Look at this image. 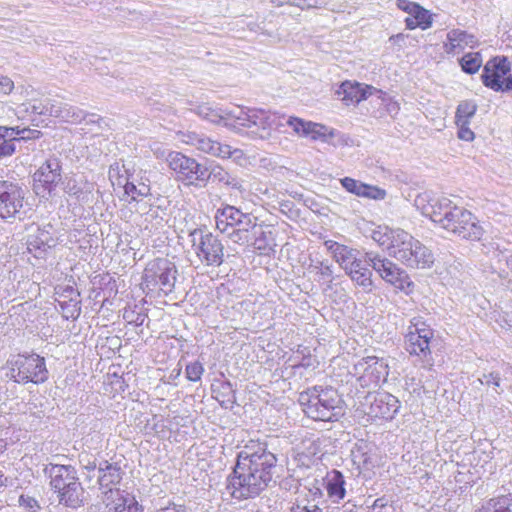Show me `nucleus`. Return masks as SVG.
I'll list each match as a JSON object with an SVG mask.
<instances>
[{
    "instance_id": "obj_1",
    "label": "nucleus",
    "mask_w": 512,
    "mask_h": 512,
    "mask_svg": "<svg viewBox=\"0 0 512 512\" xmlns=\"http://www.w3.org/2000/svg\"><path fill=\"white\" fill-rule=\"evenodd\" d=\"M277 458L266 444L251 443L238 453L228 487L237 499L259 495L272 481Z\"/></svg>"
},
{
    "instance_id": "obj_2",
    "label": "nucleus",
    "mask_w": 512,
    "mask_h": 512,
    "mask_svg": "<svg viewBox=\"0 0 512 512\" xmlns=\"http://www.w3.org/2000/svg\"><path fill=\"white\" fill-rule=\"evenodd\" d=\"M421 213L448 232L467 240H480L483 228L477 218L447 197H433L425 192L415 199Z\"/></svg>"
},
{
    "instance_id": "obj_3",
    "label": "nucleus",
    "mask_w": 512,
    "mask_h": 512,
    "mask_svg": "<svg viewBox=\"0 0 512 512\" xmlns=\"http://www.w3.org/2000/svg\"><path fill=\"white\" fill-rule=\"evenodd\" d=\"M304 413L316 421H337L345 413L344 401L331 386H314L300 393Z\"/></svg>"
},
{
    "instance_id": "obj_4",
    "label": "nucleus",
    "mask_w": 512,
    "mask_h": 512,
    "mask_svg": "<svg viewBox=\"0 0 512 512\" xmlns=\"http://www.w3.org/2000/svg\"><path fill=\"white\" fill-rule=\"evenodd\" d=\"M215 221L216 228L238 245L252 243L260 230L256 217L231 205L218 209Z\"/></svg>"
},
{
    "instance_id": "obj_5",
    "label": "nucleus",
    "mask_w": 512,
    "mask_h": 512,
    "mask_svg": "<svg viewBox=\"0 0 512 512\" xmlns=\"http://www.w3.org/2000/svg\"><path fill=\"white\" fill-rule=\"evenodd\" d=\"M393 238L396 245H394V250H392V256L406 267L427 269L433 265L435 260L434 254L418 239L406 231L398 232L396 237L394 236Z\"/></svg>"
},
{
    "instance_id": "obj_6",
    "label": "nucleus",
    "mask_w": 512,
    "mask_h": 512,
    "mask_svg": "<svg viewBox=\"0 0 512 512\" xmlns=\"http://www.w3.org/2000/svg\"><path fill=\"white\" fill-rule=\"evenodd\" d=\"M175 179L185 186L205 187L209 181L208 168L196 159L178 151H170L166 157Z\"/></svg>"
},
{
    "instance_id": "obj_7",
    "label": "nucleus",
    "mask_w": 512,
    "mask_h": 512,
    "mask_svg": "<svg viewBox=\"0 0 512 512\" xmlns=\"http://www.w3.org/2000/svg\"><path fill=\"white\" fill-rule=\"evenodd\" d=\"M229 116L234 117V125L251 129V133L260 139H267L271 131L280 125L281 117L262 109L234 107Z\"/></svg>"
},
{
    "instance_id": "obj_8",
    "label": "nucleus",
    "mask_w": 512,
    "mask_h": 512,
    "mask_svg": "<svg viewBox=\"0 0 512 512\" xmlns=\"http://www.w3.org/2000/svg\"><path fill=\"white\" fill-rule=\"evenodd\" d=\"M8 376L17 383H43L48 379L45 359L37 354L17 355L9 362Z\"/></svg>"
},
{
    "instance_id": "obj_9",
    "label": "nucleus",
    "mask_w": 512,
    "mask_h": 512,
    "mask_svg": "<svg viewBox=\"0 0 512 512\" xmlns=\"http://www.w3.org/2000/svg\"><path fill=\"white\" fill-rule=\"evenodd\" d=\"M175 263L166 258L150 261L143 273L142 285L149 290L159 288L165 295L173 292L177 280Z\"/></svg>"
},
{
    "instance_id": "obj_10",
    "label": "nucleus",
    "mask_w": 512,
    "mask_h": 512,
    "mask_svg": "<svg viewBox=\"0 0 512 512\" xmlns=\"http://www.w3.org/2000/svg\"><path fill=\"white\" fill-rule=\"evenodd\" d=\"M351 374L362 389H374L387 380L389 365L387 360L376 356H367L358 360Z\"/></svg>"
},
{
    "instance_id": "obj_11",
    "label": "nucleus",
    "mask_w": 512,
    "mask_h": 512,
    "mask_svg": "<svg viewBox=\"0 0 512 512\" xmlns=\"http://www.w3.org/2000/svg\"><path fill=\"white\" fill-rule=\"evenodd\" d=\"M189 236L192 247L202 263L208 266H220L223 263L224 247L215 235L207 230L194 229Z\"/></svg>"
},
{
    "instance_id": "obj_12",
    "label": "nucleus",
    "mask_w": 512,
    "mask_h": 512,
    "mask_svg": "<svg viewBox=\"0 0 512 512\" xmlns=\"http://www.w3.org/2000/svg\"><path fill=\"white\" fill-rule=\"evenodd\" d=\"M510 62L507 57H494L484 65L481 79L483 84L496 91L506 92L512 90V75Z\"/></svg>"
},
{
    "instance_id": "obj_13",
    "label": "nucleus",
    "mask_w": 512,
    "mask_h": 512,
    "mask_svg": "<svg viewBox=\"0 0 512 512\" xmlns=\"http://www.w3.org/2000/svg\"><path fill=\"white\" fill-rule=\"evenodd\" d=\"M25 192L10 181L0 180V217L3 219H22L26 214Z\"/></svg>"
},
{
    "instance_id": "obj_14",
    "label": "nucleus",
    "mask_w": 512,
    "mask_h": 512,
    "mask_svg": "<svg viewBox=\"0 0 512 512\" xmlns=\"http://www.w3.org/2000/svg\"><path fill=\"white\" fill-rule=\"evenodd\" d=\"M366 257L367 264L387 283L399 289L410 286L407 273L390 259L373 252L366 253Z\"/></svg>"
},
{
    "instance_id": "obj_15",
    "label": "nucleus",
    "mask_w": 512,
    "mask_h": 512,
    "mask_svg": "<svg viewBox=\"0 0 512 512\" xmlns=\"http://www.w3.org/2000/svg\"><path fill=\"white\" fill-rule=\"evenodd\" d=\"M433 330L423 322H415L409 326L405 339V349L410 355L426 359L430 354V342Z\"/></svg>"
},
{
    "instance_id": "obj_16",
    "label": "nucleus",
    "mask_w": 512,
    "mask_h": 512,
    "mask_svg": "<svg viewBox=\"0 0 512 512\" xmlns=\"http://www.w3.org/2000/svg\"><path fill=\"white\" fill-rule=\"evenodd\" d=\"M32 108L34 112L40 115H49L70 124H78L87 116V113L77 106L49 99L46 100L42 108L36 105H33Z\"/></svg>"
},
{
    "instance_id": "obj_17",
    "label": "nucleus",
    "mask_w": 512,
    "mask_h": 512,
    "mask_svg": "<svg viewBox=\"0 0 512 512\" xmlns=\"http://www.w3.org/2000/svg\"><path fill=\"white\" fill-rule=\"evenodd\" d=\"M98 473V483L104 494L103 501L109 507V500L116 498V491H120L119 489H114V486L120 483L123 473L119 466L107 461L100 464Z\"/></svg>"
},
{
    "instance_id": "obj_18",
    "label": "nucleus",
    "mask_w": 512,
    "mask_h": 512,
    "mask_svg": "<svg viewBox=\"0 0 512 512\" xmlns=\"http://www.w3.org/2000/svg\"><path fill=\"white\" fill-rule=\"evenodd\" d=\"M337 96L344 102L345 105L358 104L368 97L375 94H383V91L376 89L373 86L344 81L336 90Z\"/></svg>"
},
{
    "instance_id": "obj_19",
    "label": "nucleus",
    "mask_w": 512,
    "mask_h": 512,
    "mask_svg": "<svg viewBox=\"0 0 512 512\" xmlns=\"http://www.w3.org/2000/svg\"><path fill=\"white\" fill-rule=\"evenodd\" d=\"M480 44L478 38L466 30L459 28L451 29L446 34L443 43L444 51L449 55L462 53L466 48L474 49Z\"/></svg>"
},
{
    "instance_id": "obj_20",
    "label": "nucleus",
    "mask_w": 512,
    "mask_h": 512,
    "mask_svg": "<svg viewBox=\"0 0 512 512\" xmlns=\"http://www.w3.org/2000/svg\"><path fill=\"white\" fill-rule=\"evenodd\" d=\"M44 473L50 478V485L55 492L64 490L67 485L78 480L77 472L71 465L49 463Z\"/></svg>"
},
{
    "instance_id": "obj_21",
    "label": "nucleus",
    "mask_w": 512,
    "mask_h": 512,
    "mask_svg": "<svg viewBox=\"0 0 512 512\" xmlns=\"http://www.w3.org/2000/svg\"><path fill=\"white\" fill-rule=\"evenodd\" d=\"M399 406V401L395 396L386 392H378L373 396L367 413L376 418L390 419L398 412Z\"/></svg>"
},
{
    "instance_id": "obj_22",
    "label": "nucleus",
    "mask_w": 512,
    "mask_h": 512,
    "mask_svg": "<svg viewBox=\"0 0 512 512\" xmlns=\"http://www.w3.org/2000/svg\"><path fill=\"white\" fill-rule=\"evenodd\" d=\"M61 162L56 157L47 159L34 173V180L42 183L51 194L61 180Z\"/></svg>"
},
{
    "instance_id": "obj_23",
    "label": "nucleus",
    "mask_w": 512,
    "mask_h": 512,
    "mask_svg": "<svg viewBox=\"0 0 512 512\" xmlns=\"http://www.w3.org/2000/svg\"><path fill=\"white\" fill-rule=\"evenodd\" d=\"M322 485L331 503L339 504L346 497L345 477L339 470L328 471L322 478Z\"/></svg>"
},
{
    "instance_id": "obj_24",
    "label": "nucleus",
    "mask_w": 512,
    "mask_h": 512,
    "mask_svg": "<svg viewBox=\"0 0 512 512\" xmlns=\"http://www.w3.org/2000/svg\"><path fill=\"white\" fill-rule=\"evenodd\" d=\"M365 262H367V258L363 260L362 254H360L353 264L348 265L344 272L357 286H360L366 292H370L373 288L372 271Z\"/></svg>"
},
{
    "instance_id": "obj_25",
    "label": "nucleus",
    "mask_w": 512,
    "mask_h": 512,
    "mask_svg": "<svg viewBox=\"0 0 512 512\" xmlns=\"http://www.w3.org/2000/svg\"><path fill=\"white\" fill-rule=\"evenodd\" d=\"M340 182L346 191L359 197L383 200L387 195L386 191L378 186L365 184L350 177H344Z\"/></svg>"
},
{
    "instance_id": "obj_26",
    "label": "nucleus",
    "mask_w": 512,
    "mask_h": 512,
    "mask_svg": "<svg viewBox=\"0 0 512 512\" xmlns=\"http://www.w3.org/2000/svg\"><path fill=\"white\" fill-rule=\"evenodd\" d=\"M62 185L67 195L81 202H88L93 190V184L84 176H67Z\"/></svg>"
},
{
    "instance_id": "obj_27",
    "label": "nucleus",
    "mask_w": 512,
    "mask_h": 512,
    "mask_svg": "<svg viewBox=\"0 0 512 512\" xmlns=\"http://www.w3.org/2000/svg\"><path fill=\"white\" fill-rule=\"evenodd\" d=\"M351 460L359 473L370 472L377 466V455L363 441L351 450Z\"/></svg>"
},
{
    "instance_id": "obj_28",
    "label": "nucleus",
    "mask_w": 512,
    "mask_h": 512,
    "mask_svg": "<svg viewBox=\"0 0 512 512\" xmlns=\"http://www.w3.org/2000/svg\"><path fill=\"white\" fill-rule=\"evenodd\" d=\"M324 246L330 252L335 262L345 271L348 265L353 264L361 252L350 246L340 244L333 240H326Z\"/></svg>"
},
{
    "instance_id": "obj_29",
    "label": "nucleus",
    "mask_w": 512,
    "mask_h": 512,
    "mask_svg": "<svg viewBox=\"0 0 512 512\" xmlns=\"http://www.w3.org/2000/svg\"><path fill=\"white\" fill-rule=\"evenodd\" d=\"M56 244L57 239L48 230L38 229L37 233L29 238L27 249L36 258H41L48 249H51Z\"/></svg>"
},
{
    "instance_id": "obj_30",
    "label": "nucleus",
    "mask_w": 512,
    "mask_h": 512,
    "mask_svg": "<svg viewBox=\"0 0 512 512\" xmlns=\"http://www.w3.org/2000/svg\"><path fill=\"white\" fill-rule=\"evenodd\" d=\"M58 493L59 503L70 508H77L83 503L84 489L77 480L67 485L64 490Z\"/></svg>"
},
{
    "instance_id": "obj_31",
    "label": "nucleus",
    "mask_w": 512,
    "mask_h": 512,
    "mask_svg": "<svg viewBox=\"0 0 512 512\" xmlns=\"http://www.w3.org/2000/svg\"><path fill=\"white\" fill-rule=\"evenodd\" d=\"M108 512H142V507L130 493L116 491V498L113 499V505L109 507Z\"/></svg>"
},
{
    "instance_id": "obj_32",
    "label": "nucleus",
    "mask_w": 512,
    "mask_h": 512,
    "mask_svg": "<svg viewBox=\"0 0 512 512\" xmlns=\"http://www.w3.org/2000/svg\"><path fill=\"white\" fill-rule=\"evenodd\" d=\"M230 112L231 109L222 111L221 109L213 108L207 104L201 105L197 109V113L202 118L215 124H219L224 121L225 125H228V121H232L234 123V117L228 115Z\"/></svg>"
},
{
    "instance_id": "obj_33",
    "label": "nucleus",
    "mask_w": 512,
    "mask_h": 512,
    "mask_svg": "<svg viewBox=\"0 0 512 512\" xmlns=\"http://www.w3.org/2000/svg\"><path fill=\"white\" fill-rule=\"evenodd\" d=\"M398 232H405L402 229H389L388 227L381 228L372 232V239L377 242L380 246H385L389 250V254L392 256V250H394V236Z\"/></svg>"
},
{
    "instance_id": "obj_34",
    "label": "nucleus",
    "mask_w": 512,
    "mask_h": 512,
    "mask_svg": "<svg viewBox=\"0 0 512 512\" xmlns=\"http://www.w3.org/2000/svg\"><path fill=\"white\" fill-rule=\"evenodd\" d=\"M196 149L216 157L224 156L229 151L227 144L219 143L203 134L197 143Z\"/></svg>"
},
{
    "instance_id": "obj_35",
    "label": "nucleus",
    "mask_w": 512,
    "mask_h": 512,
    "mask_svg": "<svg viewBox=\"0 0 512 512\" xmlns=\"http://www.w3.org/2000/svg\"><path fill=\"white\" fill-rule=\"evenodd\" d=\"M124 190L133 201H139L143 197L150 195L149 184L142 180H128L124 185Z\"/></svg>"
},
{
    "instance_id": "obj_36",
    "label": "nucleus",
    "mask_w": 512,
    "mask_h": 512,
    "mask_svg": "<svg viewBox=\"0 0 512 512\" xmlns=\"http://www.w3.org/2000/svg\"><path fill=\"white\" fill-rule=\"evenodd\" d=\"M483 63L480 52H469L459 59L461 69L467 74H475L479 71Z\"/></svg>"
},
{
    "instance_id": "obj_37",
    "label": "nucleus",
    "mask_w": 512,
    "mask_h": 512,
    "mask_svg": "<svg viewBox=\"0 0 512 512\" xmlns=\"http://www.w3.org/2000/svg\"><path fill=\"white\" fill-rule=\"evenodd\" d=\"M209 179L212 178L213 181H218L220 183L225 184L226 186H230L232 188L241 189V183L236 177L231 176L226 170H224L220 166L213 167L210 171L208 170Z\"/></svg>"
},
{
    "instance_id": "obj_38",
    "label": "nucleus",
    "mask_w": 512,
    "mask_h": 512,
    "mask_svg": "<svg viewBox=\"0 0 512 512\" xmlns=\"http://www.w3.org/2000/svg\"><path fill=\"white\" fill-rule=\"evenodd\" d=\"M309 271L318 276L319 280H327L329 283L332 282V265L327 261L313 260L309 266Z\"/></svg>"
},
{
    "instance_id": "obj_39",
    "label": "nucleus",
    "mask_w": 512,
    "mask_h": 512,
    "mask_svg": "<svg viewBox=\"0 0 512 512\" xmlns=\"http://www.w3.org/2000/svg\"><path fill=\"white\" fill-rule=\"evenodd\" d=\"M332 136L333 132L329 131L326 126L311 121L307 124V130L304 135V137H310L312 140L322 141H326L328 137Z\"/></svg>"
},
{
    "instance_id": "obj_40",
    "label": "nucleus",
    "mask_w": 512,
    "mask_h": 512,
    "mask_svg": "<svg viewBox=\"0 0 512 512\" xmlns=\"http://www.w3.org/2000/svg\"><path fill=\"white\" fill-rule=\"evenodd\" d=\"M477 105L473 101L461 102L456 111V121L470 122V119L475 115Z\"/></svg>"
},
{
    "instance_id": "obj_41",
    "label": "nucleus",
    "mask_w": 512,
    "mask_h": 512,
    "mask_svg": "<svg viewBox=\"0 0 512 512\" xmlns=\"http://www.w3.org/2000/svg\"><path fill=\"white\" fill-rule=\"evenodd\" d=\"M480 384L486 386H492L497 394H500L498 388H500L501 377L498 372L492 371L489 373H484L482 377L477 380Z\"/></svg>"
},
{
    "instance_id": "obj_42",
    "label": "nucleus",
    "mask_w": 512,
    "mask_h": 512,
    "mask_svg": "<svg viewBox=\"0 0 512 512\" xmlns=\"http://www.w3.org/2000/svg\"><path fill=\"white\" fill-rule=\"evenodd\" d=\"M411 15L420 22V27L423 29L430 26L431 22L429 21L430 16L428 12L419 5H411Z\"/></svg>"
},
{
    "instance_id": "obj_43",
    "label": "nucleus",
    "mask_w": 512,
    "mask_h": 512,
    "mask_svg": "<svg viewBox=\"0 0 512 512\" xmlns=\"http://www.w3.org/2000/svg\"><path fill=\"white\" fill-rule=\"evenodd\" d=\"M204 368L201 363L193 362L186 366V376L188 380L196 382L201 379Z\"/></svg>"
},
{
    "instance_id": "obj_44",
    "label": "nucleus",
    "mask_w": 512,
    "mask_h": 512,
    "mask_svg": "<svg viewBox=\"0 0 512 512\" xmlns=\"http://www.w3.org/2000/svg\"><path fill=\"white\" fill-rule=\"evenodd\" d=\"M310 121H305L301 118L297 117H289L287 119V124L293 129V131L299 136H304L307 130V124Z\"/></svg>"
},
{
    "instance_id": "obj_45",
    "label": "nucleus",
    "mask_w": 512,
    "mask_h": 512,
    "mask_svg": "<svg viewBox=\"0 0 512 512\" xmlns=\"http://www.w3.org/2000/svg\"><path fill=\"white\" fill-rule=\"evenodd\" d=\"M33 133L34 131H31L29 129H22V130H19L18 128H8V127H4V126H0V141L6 137H12V135L15 133L17 135H21V137L24 139V138H30L31 136L30 135H25V133ZM37 133H39V131H36Z\"/></svg>"
},
{
    "instance_id": "obj_46",
    "label": "nucleus",
    "mask_w": 512,
    "mask_h": 512,
    "mask_svg": "<svg viewBox=\"0 0 512 512\" xmlns=\"http://www.w3.org/2000/svg\"><path fill=\"white\" fill-rule=\"evenodd\" d=\"M470 122L456 121L458 126V137L464 141H472L474 139V132L469 128Z\"/></svg>"
},
{
    "instance_id": "obj_47",
    "label": "nucleus",
    "mask_w": 512,
    "mask_h": 512,
    "mask_svg": "<svg viewBox=\"0 0 512 512\" xmlns=\"http://www.w3.org/2000/svg\"><path fill=\"white\" fill-rule=\"evenodd\" d=\"M379 99L385 104L386 111L389 115L395 116L398 114L400 107L399 104L392 100L391 98L386 97V94L383 92L382 95L376 94Z\"/></svg>"
},
{
    "instance_id": "obj_48",
    "label": "nucleus",
    "mask_w": 512,
    "mask_h": 512,
    "mask_svg": "<svg viewBox=\"0 0 512 512\" xmlns=\"http://www.w3.org/2000/svg\"><path fill=\"white\" fill-rule=\"evenodd\" d=\"M18 503L20 507L26 508L31 512H35L40 508L37 500L29 495H21Z\"/></svg>"
},
{
    "instance_id": "obj_49",
    "label": "nucleus",
    "mask_w": 512,
    "mask_h": 512,
    "mask_svg": "<svg viewBox=\"0 0 512 512\" xmlns=\"http://www.w3.org/2000/svg\"><path fill=\"white\" fill-rule=\"evenodd\" d=\"M499 512H512V494L496 497Z\"/></svg>"
},
{
    "instance_id": "obj_50",
    "label": "nucleus",
    "mask_w": 512,
    "mask_h": 512,
    "mask_svg": "<svg viewBox=\"0 0 512 512\" xmlns=\"http://www.w3.org/2000/svg\"><path fill=\"white\" fill-rule=\"evenodd\" d=\"M14 89V82L7 76L0 75V92L8 95Z\"/></svg>"
},
{
    "instance_id": "obj_51",
    "label": "nucleus",
    "mask_w": 512,
    "mask_h": 512,
    "mask_svg": "<svg viewBox=\"0 0 512 512\" xmlns=\"http://www.w3.org/2000/svg\"><path fill=\"white\" fill-rule=\"evenodd\" d=\"M0 143V157L10 156L15 151V146L11 141H7L4 139L1 140Z\"/></svg>"
},
{
    "instance_id": "obj_52",
    "label": "nucleus",
    "mask_w": 512,
    "mask_h": 512,
    "mask_svg": "<svg viewBox=\"0 0 512 512\" xmlns=\"http://www.w3.org/2000/svg\"><path fill=\"white\" fill-rule=\"evenodd\" d=\"M292 512H322V509L316 504L302 505L301 503H297L292 507Z\"/></svg>"
},
{
    "instance_id": "obj_53",
    "label": "nucleus",
    "mask_w": 512,
    "mask_h": 512,
    "mask_svg": "<svg viewBox=\"0 0 512 512\" xmlns=\"http://www.w3.org/2000/svg\"><path fill=\"white\" fill-rule=\"evenodd\" d=\"M202 134H198L196 132H188L183 134L182 141L188 145H192L196 148L197 143L199 142Z\"/></svg>"
},
{
    "instance_id": "obj_54",
    "label": "nucleus",
    "mask_w": 512,
    "mask_h": 512,
    "mask_svg": "<svg viewBox=\"0 0 512 512\" xmlns=\"http://www.w3.org/2000/svg\"><path fill=\"white\" fill-rule=\"evenodd\" d=\"M228 153L224 156H220L221 158H233L235 161H240L244 158V152L241 149L235 148L232 149L231 146L228 145Z\"/></svg>"
},
{
    "instance_id": "obj_55",
    "label": "nucleus",
    "mask_w": 512,
    "mask_h": 512,
    "mask_svg": "<svg viewBox=\"0 0 512 512\" xmlns=\"http://www.w3.org/2000/svg\"><path fill=\"white\" fill-rule=\"evenodd\" d=\"M497 499H490L485 505L479 508L476 512H499V508L497 507Z\"/></svg>"
},
{
    "instance_id": "obj_56",
    "label": "nucleus",
    "mask_w": 512,
    "mask_h": 512,
    "mask_svg": "<svg viewBox=\"0 0 512 512\" xmlns=\"http://www.w3.org/2000/svg\"><path fill=\"white\" fill-rule=\"evenodd\" d=\"M154 512H185V509L181 505L170 503L169 505L159 508Z\"/></svg>"
},
{
    "instance_id": "obj_57",
    "label": "nucleus",
    "mask_w": 512,
    "mask_h": 512,
    "mask_svg": "<svg viewBox=\"0 0 512 512\" xmlns=\"http://www.w3.org/2000/svg\"><path fill=\"white\" fill-rule=\"evenodd\" d=\"M397 5L400 9L407 11L411 15V5H417L416 3L409 2L407 0H398Z\"/></svg>"
},
{
    "instance_id": "obj_58",
    "label": "nucleus",
    "mask_w": 512,
    "mask_h": 512,
    "mask_svg": "<svg viewBox=\"0 0 512 512\" xmlns=\"http://www.w3.org/2000/svg\"><path fill=\"white\" fill-rule=\"evenodd\" d=\"M406 26L409 29H415L416 27L420 26V22L413 17V15L408 16L405 19Z\"/></svg>"
},
{
    "instance_id": "obj_59",
    "label": "nucleus",
    "mask_w": 512,
    "mask_h": 512,
    "mask_svg": "<svg viewBox=\"0 0 512 512\" xmlns=\"http://www.w3.org/2000/svg\"><path fill=\"white\" fill-rule=\"evenodd\" d=\"M312 0H288L289 3L297 6H307V7H313L314 4L311 3Z\"/></svg>"
},
{
    "instance_id": "obj_60",
    "label": "nucleus",
    "mask_w": 512,
    "mask_h": 512,
    "mask_svg": "<svg viewBox=\"0 0 512 512\" xmlns=\"http://www.w3.org/2000/svg\"><path fill=\"white\" fill-rule=\"evenodd\" d=\"M386 506V500L384 498H377L372 507L373 509H381Z\"/></svg>"
},
{
    "instance_id": "obj_61",
    "label": "nucleus",
    "mask_w": 512,
    "mask_h": 512,
    "mask_svg": "<svg viewBox=\"0 0 512 512\" xmlns=\"http://www.w3.org/2000/svg\"><path fill=\"white\" fill-rule=\"evenodd\" d=\"M314 497L321 498L323 496V491L320 487H314L313 490H310Z\"/></svg>"
},
{
    "instance_id": "obj_62",
    "label": "nucleus",
    "mask_w": 512,
    "mask_h": 512,
    "mask_svg": "<svg viewBox=\"0 0 512 512\" xmlns=\"http://www.w3.org/2000/svg\"><path fill=\"white\" fill-rule=\"evenodd\" d=\"M97 465H96V462L95 461H88V463L85 465V468L87 470H94L96 469Z\"/></svg>"
},
{
    "instance_id": "obj_63",
    "label": "nucleus",
    "mask_w": 512,
    "mask_h": 512,
    "mask_svg": "<svg viewBox=\"0 0 512 512\" xmlns=\"http://www.w3.org/2000/svg\"><path fill=\"white\" fill-rule=\"evenodd\" d=\"M402 40L403 39V35L402 34H397V35H392L390 38H389V41L391 42H398V40Z\"/></svg>"
},
{
    "instance_id": "obj_64",
    "label": "nucleus",
    "mask_w": 512,
    "mask_h": 512,
    "mask_svg": "<svg viewBox=\"0 0 512 512\" xmlns=\"http://www.w3.org/2000/svg\"><path fill=\"white\" fill-rule=\"evenodd\" d=\"M6 478L4 477V475L0 472V487H2L3 485H5V482H6Z\"/></svg>"
}]
</instances>
